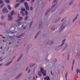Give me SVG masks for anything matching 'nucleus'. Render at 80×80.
Instances as JSON below:
<instances>
[{
	"mask_svg": "<svg viewBox=\"0 0 80 80\" xmlns=\"http://www.w3.org/2000/svg\"><path fill=\"white\" fill-rule=\"evenodd\" d=\"M2 65V64H0V65Z\"/></svg>",
	"mask_w": 80,
	"mask_h": 80,
	"instance_id": "5fc2aeb1",
	"label": "nucleus"
},
{
	"mask_svg": "<svg viewBox=\"0 0 80 80\" xmlns=\"http://www.w3.org/2000/svg\"><path fill=\"white\" fill-rule=\"evenodd\" d=\"M24 5L27 10H29V7L28 5V3L27 2H24Z\"/></svg>",
	"mask_w": 80,
	"mask_h": 80,
	"instance_id": "f03ea898",
	"label": "nucleus"
},
{
	"mask_svg": "<svg viewBox=\"0 0 80 80\" xmlns=\"http://www.w3.org/2000/svg\"><path fill=\"white\" fill-rule=\"evenodd\" d=\"M18 18H19V17H20V14L19 13H18Z\"/></svg>",
	"mask_w": 80,
	"mask_h": 80,
	"instance_id": "58836bf2",
	"label": "nucleus"
},
{
	"mask_svg": "<svg viewBox=\"0 0 80 80\" xmlns=\"http://www.w3.org/2000/svg\"><path fill=\"white\" fill-rule=\"evenodd\" d=\"M18 26H20V24H18Z\"/></svg>",
	"mask_w": 80,
	"mask_h": 80,
	"instance_id": "13d9d810",
	"label": "nucleus"
},
{
	"mask_svg": "<svg viewBox=\"0 0 80 80\" xmlns=\"http://www.w3.org/2000/svg\"><path fill=\"white\" fill-rule=\"evenodd\" d=\"M68 60H69V57H68Z\"/></svg>",
	"mask_w": 80,
	"mask_h": 80,
	"instance_id": "3c124183",
	"label": "nucleus"
},
{
	"mask_svg": "<svg viewBox=\"0 0 80 80\" xmlns=\"http://www.w3.org/2000/svg\"><path fill=\"white\" fill-rule=\"evenodd\" d=\"M37 76H36V78H37Z\"/></svg>",
	"mask_w": 80,
	"mask_h": 80,
	"instance_id": "338daca9",
	"label": "nucleus"
},
{
	"mask_svg": "<svg viewBox=\"0 0 80 80\" xmlns=\"http://www.w3.org/2000/svg\"><path fill=\"white\" fill-rule=\"evenodd\" d=\"M72 3H73V2L71 1V2L70 3H69V5H71V4H72Z\"/></svg>",
	"mask_w": 80,
	"mask_h": 80,
	"instance_id": "473e14b6",
	"label": "nucleus"
},
{
	"mask_svg": "<svg viewBox=\"0 0 80 80\" xmlns=\"http://www.w3.org/2000/svg\"><path fill=\"white\" fill-rule=\"evenodd\" d=\"M0 48H1V49H2V47H0Z\"/></svg>",
	"mask_w": 80,
	"mask_h": 80,
	"instance_id": "603ef678",
	"label": "nucleus"
},
{
	"mask_svg": "<svg viewBox=\"0 0 80 80\" xmlns=\"http://www.w3.org/2000/svg\"><path fill=\"white\" fill-rule=\"evenodd\" d=\"M79 23H80V21H79Z\"/></svg>",
	"mask_w": 80,
	"mask_h": 80,
	"instance_id": "774afa93",
	"label": "nucleus"
},
{
	"mask_svg": "<svg viewBox=\"0 0 80 80\" xmlns=\"http://www.w3.org/2000/svg\"><path fill=\"white\" fill-rule=\"evenodd\" d=\"M8 18L9 20H12V15L9 14L8 15Z\"/></svg>",
	"mask_w": 80,
	"mask_h": 80,
	"instance_id": "39448f33",
	"label": "nucleus"
},
{
	"mask_svg": "<svg viewBox=\"0 0 80 80\" xmlns=\"http://www.w3.org/2000/svg\"><path fill=\"white\" fill-rule=\"evenodd\" d=\"M40 32H38V33L37 34V35L35 36V38H37V36H38V34H39V33H40Z\"/></svg>",
	"mask_w": 80,
	"mask_h": 80,
	"instance_id": "6ab92c4d",
	"label": "nucleus"
},
{
	"mask_svg": "<svg viewBox=\"0 0 80 80\" xmlns=\"http://www.w3.org/2000/svg\"><path fill=\"white\" fill-rule=\"evenodd\" d=\"M65 77H66V80H67V73H66Z\"/></svg>",
	"mask_w": 80,
	"mask_h": 80,
	"instance_id": "b1692460",
	"label": "nucleus"
},
{
	"mask_svg": "<svg viewBox=\"0 0 80 80\" xmlns=\"http://www.w3.org/2000/svg\"><path fill=\"white\" fill-rule=\"evenodd\" d=\"M30 69L28 70V73H30Z\"/></svg>",
	"mask_w": 80,
	"mask_h": 80,
	"instance_id": "72a5a7b5",
	"label": "nucleus"
},
{
	"mask_svg": "<svg viewBox=\"0 0 80 80\" xmlns=\"http://www.w3.org/2000/svg\"><path fill=\"white\" fill-rule=\"evenodd\" d=\"M25 13L26 15H28V12H27V11H25Z\"/></svg>",
	"mask_w": 80,
	"mask_h": 80,
	"instance_id": "393cba45",
	"label": "nucleus"
},
{
	"mask_svg": "<svg viewBox=\"0 0 80 80\" xmlns=\"http://www.w3.org/2000/svg\"><path fill=\"white\" fill-rule=\"evenodd\" d=\"M20 13L21 15L22 16V17H24V16L25 15V13H24L22 11H20Z\"/></svg>",
	"mask_w": 80,
	"mask_h": 80,
	"instance_id": "0eeeda50",
	"label": "nucleus"
},
{
	"mask_svg": "<svg viewBox=\"0 0 80 80\" xmlns=\"http://www.w3.org/2000/svg\"><path fill=\"white\" fill-rule=\"evenodd\" d=\"M34 2H35V0H31V3H33Z\"/></svg>",
	"mask_w": 80,
	"mask_h": 80,
	"instance_id": "2f4dec72",
	"label": "nucleus"
},
{
	"mask_svg": "<svg viewBox=\"0 0 80 80\" xmlns=\"http://www.w3.org/2000/svg\"><path fill=\"white\" fill-rule=\"evenodd\" d=\"M1 58H2V57H1V58H0V59H1Z\"/></svg>",
	"mask_w": 80,
	"mask_h": 80,
	"instance_id": "e2e57ef3",
	"label": "nucleus"
},
{
	"mask_svg": "<svg viewBox=\"0 0 80 80\" xmlns=\"http://www.w3.org/2000/svg\"><path fill=\"white\" fill-rule=\"evenodd\" d=\"M75 63V59H73V62H72V65H74V63Z\"/></svg>",
	"mask_w": 80,
	"mask_h": 80,
	"instance_id": "c756f323",
	"label": "nucleus"
},
{
	"mask_svg": "<svg viewBox=\"0 0 80 80\" xmlns=\"http://www.w3.org/2000/svg\"><path fill=\"white\" fill-rule=\"evenodd\" d=\"M8 9L9 10H11V7H10V5H8Z\"/></svg>",
	"mask_w": 80,
	"mask_h": 80,
	"instance_id": "dca6fc26",
	"label": "nucleus"
},
{
	"mask_svg": "<svg viewBox=\"0 0 80 80\" xmlns=\"http://www.w3.org/2000/svg\"><path fill=\"white\" fill-rule=\"evenodd\" d=\"M55 62H57V59H55Z\"/></svg>",
	"mask_w": 80,
	"mask_h": 80,
	"instance_id": "8fccbe9b",
	"label": "nucleus"
},
{
	"mask_svg": "<svg viewBox=\"0 0 80 80\" xmlns=\"http://www.w3.org/2000/svg\"><path fill=\"white\" fill-rule=\"evenodd\" d=\"M0 36H1V37H3V36H2V35H0Z\"/></svg>",
	"mask_w": 80,
	"mask_h": 80,
	"instance_id": "6e6d98bb",
	"label": "nucleus"
},
{
	"mask_svg": "<svg viewBox=\"0 0 80 80\" xmlns=\"http://www.w3.org/2000/svg\"><path fill=\"white\" fill-rule=\"evenodd\" d=\"M22 58V57H20L18 59V60H17V62H18V61H19V60Z\"/></svg>",
	"mask_w": 80,
	"mask_h": 80,
	"instance_id": "7c9ffc66",
	"label": "nucleus"
},
{
	"mask_svg": "<svg viewBox=\"0 0 80 80\" xmlns=\"http://www.w3.org/2000/svg\"><path fill=\"white\" fill-rule=\"evenodd\" d=\"M63 25H64V24L62 23V25H61V28H60V30H61V31L62 30H63V28H64V27H63Z\"/></svg>",
	"mask_w": 80,
	"mask_h": 80,
	"instance_id": "1a4fd4ad",
	"label": "nucleus"
},
{
	"mask_svg": "<svg viewBox=\"0 0 80 80\" xmlns=\"http://www.w3.org/2000/svg\"><path fill=\"white\" fill-rule=\"evenodd\" d=\"M2 12L4 13H7L8 12V11L6 8H4L2 9Z\"/></svg>",
	"mask_w": 80,
	"mask_h": 80,
	"instance_id": "7ed1b4c3",
	"label": "nucleus"
},
{
	"mask_svg": "<svg viewBox=\"0 0 80 80\" xmlns=\"http://www.w3.org/2000/svg\"><path fill=\"white\" fill-rule=\"evenodd\" d=\"M3 54H4V52H3Z\"/></svg>",
	"mask_w": 80,
	"mask_h": 80,
	"instance_id": "0e129e2a",
	"label": "nucleus"
},
{
	"mask_svg": "<svg viewBox=\"0 0 80 80\" xmlns=\"http://www.w3.org/2000/svg\"><path fill=\"white\" fill-rule=\"evenodd\" d=\"M50 11V10H48V11L45 14V15H47V13H48V12Z\"/></svg>",
	"mask_w": 80,
	"mask_h": 80,
	"instance_id": "aec40b11",
	"label": "nucleus"
},
{
	"mask_svg": "<svg viewBox=\"0 0 80 80\" xmlns=\"http://www.w3.org/2000/svg\"><path fill=\"white\" fill-rule=\"evenodd\" d=\"M76 72H77V73H80V70L77 69L76 70Z\"/></svg>",
	"mask_w": 80,
	"mask_h": 80,
	"instance_id": "2eb2a0df",
	"label": "nucleus"
},
{
	"mask_svg": "<svg viewBox=\"0 0 80 80\" xmlns=\"http://www.w3.org/2000/svg\"><path fill=\"white\" fill-rule=\"evenodd\" d=\"M13 13H14V11H11V14L10 15H12V16H13V15H14Z\"/></svg>",
	"mask_w": 80,
	"mask_h": 80,
	"instance_id": "4468645a",
	"label": "nucleus"
},
{
	"mask_svg": "<svg viewBox=\"0 0 80 80\" xmlns=\"http://www.w3.org/2000/svg\"><path fill=\"white\" fill-rule=\"evenodd\" d=\"M23 2H25V0H21L19 2H20L21 3H23Z\"/></svg>",
	"mask_w": 80,
	"mask_h": 80,
	"instance_id": "4be33fe9",
	"label": "nucleus"
},
{
	"mask_svg": "<svg viewBox=\"0 0 80 80\" xmlns=\"http://www.w3.org/2000/svg\"><path fill=\"white\" fill-rule=\"evenodd\" d=\"M47 80H50V78L48 77V79Z\"/></svg>",
	"mask_w": 80,
	"mask_h": 80,
	"instance_id": "4c0bfd02",
	"label": "nucleus"
},
{
	"mask_svg": "<svg viewBox=\"0 0 80 80\" xmlns=\"http://www.w3.org/2000/svg\"><path fill=\"white\" fill-rule=\"evenodd\" d=\"M60 19H61V18H59V19H58V20H56V21H55L56 23L57 22H58V20H60Z\"/></svg>",
	"mask_w": 80,
	"mask_h": 80,
	"instance_id": "a878e982",
	"label": "nucleus"
},
{
	"mask_svg": "<svg viewBox=\"0 0 80 80\" xmlns=\"http://www.w3.org/2000/svg\"><path fill=\"white\" fill-rule=\"evenodd\" d=\"M28 16H26L25 19H24V20H27L28 19Z\"/></svg>",
	"mask_w": 80,
	"mask_h": 80,
	"instance_id": "412c9836",
	"label": "nucleus"
},
{
	"mask_svg": "<svg viewBox=\"0 0 80 80\" xmlns=\"http://www.w3.org/2000/svg\"><path fill=\"white\" fill-rule=\"evenodd\" d=\"M33 7L32 6L30 7V10L31 11H33Z\"/></svg>",
	"mask_w": 80,
	"mask_h": 80,
	"instance_id": "a211bd4d",
	"label": "nucleus"
},
{
	"mask_svg": "<svg viewBox=\"0 0 80 80\" xmlns=\"http://www.w3.org/2000/svg\"><path fill=\"white\" fill-rule=\"evenodd\" d=\"M14 13H15V14H14V15H17V12H15Z\"/></svg>",
	"mask_w": 80,
	"mask_h": 80,
	"instance_id": "de8ad7c7",
	"label": "nucleus"
},
{
	"mask_svg": "<svg viewBox=\"0 0 80 80\" xmlns=\"http://www.w3.org/2000/svg\"><path fill=\"white\" fill-rule=\"evenodd\" d=\"M65 41V39H64L63 41H62V42H64Z\"/></svg>",
	"mask_w": 80,
	"mask_h": 80,
	"instance_id": "79ce46f5",
	"label": "nucleus"
},
{
	"mask_svg": "<svg viewBox=\"0 0 80 80\" xmlns=\"http://www.w3.org/2000/svg\"><path fill=\"white\" fill-rule=\"evenodd\" d=\"M3 3V1L2 0H0V4H2V3Z\"/></svg>",
	"mask_w": 80,
	"mask_h": 80,
	"instance_id": "5701e85b",
	"label": "nucleus"
},
{
	"mask_svg": "<svg viewBox=\"0 0 80 80\" xmlns=\"http://www.w3.org/2000/svg\"><path fill=\"white\" fill-rule=\"evenodd\" d=\"M51 75H53V73H52V71H51Z\"/></svg>",
	"mask_w": 80,
	"mask_h": 80,
	"instance_id": "ea45409f",
	"label": "nucleus"
},
{
	"mask_svg": "<svg viewBox=\"0 0 80 80\" xmlns=\"http://www.w3.org/2000/svg\"><path fill=\"white\" fill-rule=\"evenodd\" d=\"M58 2V0H55L54 1H53V3H55V4L54 5L52 6V8H53L54 7H55V5H57Z\"/></svg>",
	"mask_w": 80,
	"mask_h": 80,
	"instance_id": "20e7f679",
	"label": "nucleus"
},
{
	"mask_svg": "<svg viewBox=\"0 0 80 80\" xmlns=\"http://www.w3.org/2000/svg\"><path fill=\"white\" fill-rule=\"evenodd\" d=\"M18 43H19V42H18Z\"/></svg>",
	"mask_w": 80,
	"mask_h": 80,
	"instance_id": "69168bd1",
	"label": "nucleus"
},
{
	"mask_svg": "<svg viewBox=\"0 0 80 80\" xmlns=\"http://www.w3.org/2000/svg\"><path fill=\"white\" fill-rule=\"evenodd\" d=\"M65 20V18H63L62 20H61V22H62V21H63V20Z\"/></svg>",
	"mask_w": 80,
	"mask_h": 80,
	"instance_id": "49530a36",
	"label": "nucleus"
},
{
	"mask_svg": "<svg viewBox=\"0 0 80 80\" xmlns=\"http://www.w3.org/2000/svg\"><path fill=\"white\" fill-rule=\"evenodd\" d=\"M42 73L43 76H46V75H47V74H46V71L44 70V69H43V68H41L40 71H39L38 72V75H39V77H42Z\"/></svg>",
	"mask_w": 80,
	"mask_h": 80,
	"instance_id": "f257e3e1",
	"label": "nucleus"
},
{
	"mask_svg": "<svg viewBox=\"0 0 80 80\" xmlns=\"http://www.w3.org/2000/svg\"><path fill=\"white\" fill-rule=\"evenodd\" d=\"M73 65H72V71H73Z\"/></svg>",
	"mask_w": 80,
	"mask_h": 80,
	"instance_id": "f704fd0d",
	"label": "nucleus"
},
{
	"mask_svg": "<svg viewBox=\"0 0 80 80\" xmlns=\"http://www.w3.org/2000/svg\"><path fill=\"white\" fill-rule=\"evenodd\" d=\"M4 18V16H2V17H1V19H3V18Z\"/></svg>",
	"mask_w": 80,
	"mask_h": 80,
	"instance_id": "e433bc0d",
	"label": "nucleus"
},
{
	"mask_svg": "<svg viewBox=\"0 0 80 80\" xmlns=\"http://www.w3.org/2000/svg\"><path fill=\"white\" fill-rule=\"evenodd\" d=\"M63 44H64V42H63L62 44L60 46H62V45H63Z\"/></svg>",
	"mask_w": 80,
	"mask_h": 80,
	"instance_id": "37998d69",
	"label": "nucleus"
},
{
	"mask_svg": "<svg viewBox=\"0 0 80 80\" xmlns=\"http://www.w3.org/2000/svg\"><path fill=\"white\" fill-rule=\"evenodd\" d=\"M3 42H5V40H3Z\"/></svg>",
	"mask_w": 80,
	"mask_h": 80,
	"instance_id": "864d4df0",
	"label": "nucleus"
},
{
	"mask_svg": "<svg viewBox=\"0 0 80 80\" xmlns=\"http://www.w3.org/2000/svg\"><path fill=\"white\" fill-rule=\"evenodd\" d=\"M1 60H2V59L1 60H0V62H1Z\"/></svg>",
	"mask_w": 80,
	"mask_h": 80,
	"instance_id": "4d7b16f0",
	"label": "nucleus"
},
{
	"mask_svg": "<svg viewBox=\"0 0 80 80\" xmlns=\"http://www.w3.org/2000/svg\"><path fill=\"white\" fill-rule=\"evenodd\" d=\"M2 38H5V37H2Z\"/></svg>",
	"mask_w": 80,
	"mask_h": 80,
	"instance_id": "09e8293b",
	"label": "nucleus"
},
{
	"mask_svg": "<svg viewBox=\"0 0 80 80\" xmlns=\"http://www.w3.org/2000/svg\"><path fill=\"white\" fill-rule=\"evenodd\" d=\"M27 1H30V0H27Z\"/></svg>",
	"mask_w": 80,
	"mask_h": 80,
	"instance_id": "052dcab7",
	"label": "nucleus"
},
{
	"mask_svg": "<svg viewBox=\"0 0 80 80\" xmlns=\"http://www.w3.org/2000/svg\"><path fill=\"white\" fill-rule=\"evenodd\" d=\"M9 43H10V44H11V42H9Z\"/></svg>",
	"mask_w": 80,
	"mask_h": 80,
	"instance_id": "bf43d9fd",
	"label": "nucleus"
},
{
	"mask_svg": "<svg viewBox=\"0 0 80 80\" xmlns=\"http://www.w3.org/2000/svg\"><path fill=\"white\" fill-rule=\"evenodd\" d=\"M0 25H3V23L1 22L0 23Z\"/></svg>",
	"mask_w": 80,
	"mask_h": 80,
	"instance_id": "c03bdc74",
	"label": "nucleus"
},
{
	"mask_svg": "<svg viewBox=\"0 0 80 80\" xmlns=\"http://www.w3.org/2000/svg\"><path fill=\"white\" fill-rule=\"evenodd\" d=\"M20 5V3H18L15 6V8H17Z\"/></svg>",
	"mask_w": 80,
	"mask_h": 80,
	"instance_id": "9d476101",
	"label": "nucleus"
},
{
	"mask_svg": "<svg viewBox=\"0 0 80 80\" xmlns=\"http://www.w3.org/2000/svg\"><path fill=\"white\" fill-rule=\"evenodd\" d=\"M33 79H35V77H34Z\"/></svg>",
	"mask_w": 80,
	"mask_h": 80,
	"instance_id": "680f3d73",
	"label": "nucleus"
},
{
	"mask_svg": "<svg viewBox=\"0 0 80 80\" xmlns=\"http://www.w3.org/2000/svg\"><path fill=\"white\" fill-rule=\"evenodd\" d=\"M23 37V35H20L18 36V38H20V37Z\"/></svg>",
	"mask_w": 80,
	"mask_h": 80,
	"instance_id": "bb28decb",
	"label": "nucleus"
},
{
	"mask_svg": "<svg viewBox=\"0 0 80 80\" xmlns=\"http://www.w3.org/2000/svg\"><path fill=\"white\" fill-rule=\"evenodd\" d=\"M78 17V14L77 15V16H76V18L73 20V22H74V21H75V20H76L77 19V17Z\"/></svg>",
	"mask_w": 80,
	"mask_h": 80,
	"instance_id": "f8f14e48",
	"label": "nucleus"
},
{
	"mask_svg": "<svg viewBox=\"0 0 80 80\" xmlns=\"http://www.w3.org/2000/svg\"><path fill=\"white\" fill-rule=\"evenodd\" d=\"M22 75V73H21L20 74H19L16 77V79H18L19 78L20 76H21Z\"/></svg>",
	"mask_w": 80,
	"mask_h": 80,
	"instance_id": "6e6552de",
	"label": "nucleus"
},
{
	"mask_svg": "<svg viewBox=\"0 0 80 80\" xmlns=\"http://www.w3.org/2000/svg\"><path fill=\"white\" fill-rule=\"evenodd\" d=\"M48 76H47L45 78H44V80H47V79L48 78Z\"/></svg>",
	"mask_w": 80,
	"mask_h": 80,
	"instance_id": "c85d7f7f",
	"label": "nucleus"
},
{
	"mask_svg": "<svg viewBox=\"0 0 80 80\" xmlns=\"http://www.w3.org/2000/svg\"><path fill=\"white\" fill-rule=\"evenodd\" d=\"M28 69V67H27V68L26 69V71H27Z\"/></svg>",
	"mask_w": 80,
	"mask_h": 80,
	"instance_id": "a19ab883",
	"label": "nucleus"
},
{
	"mask_svg": "<svg viewBox=\"0 0 80 80\" xmlns=\"http://www.w3.org/2000/svg\"><path fill=\"white\" fill-rule=\"evenodd\" d=\"M67 47H68V45H66V47H65V49H66L67 48Z\"/></svg>",
	"mask_w": 80,
	"mask_h": 80,
	"instance_id": "c9c22d12",
	"label": "nucleus"
},
{
	"mask_svg": "<svg viewBox=\"0 0 80 80\" xmlns=\"http://www.w3.org/2000/svg\"><path fill=\"white\" fill-rule=\"evenodd\" d=\"M21 11H22V12H25V8H21Z\"/></svg>",
	"mask_w": 80,
	"mask_h": 80,
	"instance_id": "f3484780",
	"label": "nucleus"
},
{
	"mask_svg": "<svg viewBox=\"0 0 80 80\" xmlns=\"http://www.w3.org/2000/svg\"><path fill=\"white\" fill-rule=\"evenodd\" d=\"M12 61H11L9 62H8L7 64H6L5 65V66H8V65H10V63H12Z\"/></svg>",
	"mask_w": 80,
	"mask_h": 80,
	"instance_id": "9b49d317",
	"label": "nucleus"
},
{
	"mask_svg": "<svg viewBox=\"0 0 80 80\" xmlns=\"http://www.w3.org/2000/svg\"><path fill=\"white\" fill-rule=\"evenodd\" d=\"M4 5H5V4H3L1 6H0V8H2V7H3V6H4Z\"/></svg>",
	"mask_w": 80,
	"mask_h": 80,
	"instance_id": "cd10ccee",
	"label": "nucleus"
},
{
	"mask_svg": "<svg viewBox=\"0 0 80 80\" xmlns=\"http://www.w3.org/2000/svg\"><path fill=\"white\" fill-rule=\"evenodd\" d=\"M7 3H10V0H4Z\"/></svg>",
	"mask_w": 80,
	"mask_h": 80,
	"instance_id": "ddd939ff",
	"label": "nucleus"
},
{
	"mask_svg": "<svg viewBox=\"0 0 80 80\" xmlns=\"http://www.w3.org/2000/svg\"><path fill=\"white\" fill-rule=\"evenodd\" d=\"M32 22L31 23V24H30V26H31V25H32Z\"/></svg>",
	"mask_w": 80,
	"mask_h": 80,
	"instance_id": "a18cd8bd",
	"label": "nucleus"
},
{
	"mask_svg": "<svg viewBox=\"0 0 80 80\" xmlns=\"http://www.w3.org/2000/svg\"><path fill=\"white\" fill-rule=\"evenodd\" d=\"M23 18L22 17H19V19L18 20L17 22H18V23H20V20H22Z\"/></svg>",
	"mask_w": 80,
	"mask_h": 80,
	"instance_id": "423d86ee",
	"label": "nucleus"
}]
</instances>
